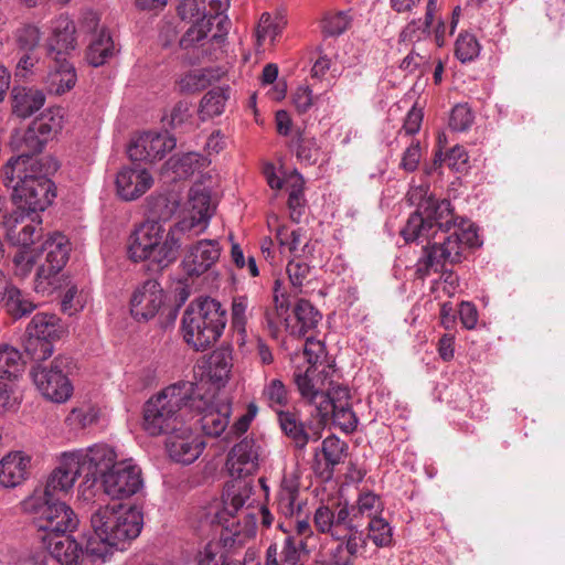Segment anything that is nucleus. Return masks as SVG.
Returning <instances> with one entry per match:
<instances>
[{
    "mask_svg": "<svg viewBox=\"0 0 565 565\" xmlns=\"http://www.w3.org/2000/svg\"><path fill=\"white\" fill-rule=\"evenodd\" d=\"M231 0H182L178 14L192 25L180 39L183 50H196L203 58L217 60L225 53L232 22L225 14Z\"/></svg>",
    "mask_w": 565,
    "mask_h": 565,
    "instance_id": "obj_1",
    "label": "nucleus"
},
{
    "mask_svg": "<svg viewBox=\"0 0 565 565\" xmlns=\"http://www.w3.org/2000/svg\"><path fill=\"white\" fill-rule=\"evenodd\" d=\"M47 170L42 158L26 152L11 157L3 166L2 180L12 190L17 211L39 214L52 204L56 193Z\"/></svg>",
    "mask_w": 565,
    "mask_h": 565,
    "instance_id": "obj_2",
    "label": "nucleus"
},
{
    "mask_svg": "<svg viewBox=\"0 0 565 565\" xmlns=\"http://www.w3.org/2000/svg\"><path fill=\"white\" fill-rule=\"evenodd\" d=\"M90 525L94 533L88 537V553L104 563L114 550H127L140 535L143 514L137 507L104 505L92 514Z\"/></svg>",
    "mask_w": 565,
    "mask_h": 565,
    "instance_id": "obj_3",
    "label": "nucleus"
},
{
    "mask_svg": "<svg viewBox=\"0 0 565 565\" xmlns=\"http://www.w3.org/2000/svg\"><path fill=\"white\" fill-rule=\"evenodd\" d=\"M312 523L319 534L338 542L330 551L333 565H353L361 550L366 547V537L360 524H355L348 501L321 503L313 512Z\"/></svg>",
    "mask_w": 565,
    "mask_h": 565,
    "instance_id": "obj_4",
    "label": "nucleus"
},
{
    "mask_svg": "<svg viewBox=\"0 0 565 565\" xmlns=\"http://www.w3.org/2000/svg\"><path fill=\"white\" fill-rule=\"evenodd\" d=\"M198 384L180 381L151 396L143 405L142 428L150 436L177 433L190 420L191 397Z\"/></svg>",
    "mask_w": 565,
    "mask_h": 565,
    "instance_id": "obj_5",
    "label": "nucleus"
},
{
    "mask_svg": "<svg viewBox=\"0 0 565 565\" xmlns=\"http://www.w3.org/2000/svg\"><path fill=\"white\" fill-rule=\"evenodd\" d=\"M428 185H419L408 192V200L413 204L416 203L417 209L401 231L406 242L433 245L431 241L436 239L437 235L446 236L459 220L449 200L438 199L428 193Z\"/></svg>",
    "mask_w": 565,
    "mask_h": 565,
    "instance_id": "obj_6",
    "label": "nucleus"
},
{
    "mask_svg": "<svg viewBox=\"0 0 565 565\" xmlns=\"http://www.w3.org/2000/svg\"><path fill=\"white\" fill-rule=\"evenodd\" d=\"M182 237L174 226L166 231L159 221L148 220L136 225L127 241L128 258L135 263L150 260L166 268L178 259Z\"/></svg>",
    "mask_w": 565,
    "mask_h": 565,
    "instance_id": "obj_7",
    "label": "nucleus"
},
{
    "mask_svg": "<svg viewBox=\"0 0 565 565\" xmlns=\"http://www.w3.org/2000/svg\"><path fill=\"white\" fill-rule=\"evenodd\" d=\"M448 235L440 242L423 246L422 256L416 263V276L424 279L431 271L439 273L449 265L460 263L466 247L480 246L477 230L462 217L455 222Z\"/></svg>",
    "mask_w": 565,
    "mask_h": 565,
    "instance_id": "obj_8",
    "label": "nucleus"
},
{
    "mask_svg": "<svg viewBox=\"0 0 565 565\" xmlns=\"http://www.w3.org/2000/svg\"><path fill=\"white\" fill-rule=\"evenodd\" d=\"M226 321V310L220 301L211 297L195 299L182 316L183 339L196 351H204L222 335Z\"/></svg>",
    "mask_w": 565,
    "mask_h": 565,
    "instance_id": "obj_9",
    "label": "nucleus"
},
{
    "mask_svg": "<svg viewBox=\"0 0 565 565\" xmlns=\"http://www.w3.org/2000/svg\"><path fill=\"white\" fill-rule=\"evenodd\" d=\"M24 512L32 515L42 543L58 539V535L72 533L78 525L77 515L66 503L46 498L35 491L22 502Z\"/></svg>",
    "mask_w": 565,
    "mask_h": 565,
    "instance_id": "obj_10",
    "label": "nucleus"
},
{
    "mask_svg": "<svg viewBox=\"0 0 565 565\" xmlns=\"http://www.w3.org/2000/svg\"><path fill=\"white\" fill-rule=\"evenodd\" d=\"M68 238L58 232L50 234L42 245V253L45 254V262L39 267L34 290L38 294L51 295L63 287L65 278L62 270L70 256Z\"/></svg>",
    "mask_w": 565,
    "mask_h": 565,
    "instance_id": "obj_11",
    "label": "nucleus"
},
{
    "mask_svg": "<svg viewBox=\"0 0 565 565\" xmlns=\"http://www.w3.org/2000/svg\"><path fill=\"white\" fill-rule=\"evenodd\" d=\"M64 109L51 107L36 117L19 140L12 146L19 153H30L39 157L47 141L52 140L63 128Z\"/></svg>",
    "mask_w": 565,
    "mask_h": 565,
    "instance_id": "obj_12",
    "label": "nucleus"
},
{
    "mask_svg": "<svg viewBox=\"0 0 565 565\" xmlns=\"http://www.w3.org/2000/svg\"><path fill=\"white\" fill-rule=\"evenodd\" d=\"M214 213L211 191L202 185H193L189 191L183 216L173 226L181 237L186 233L198 236L206 231Z\"/></svg>",
    "mask_w": 565,
    "mask_h": 565,
    "instance_id": "obj_13",
    "label": "nucleus"
},
{
    "mask_svg": "<svg viewBox=\"0 0 565 565\" xmlns=\"http://www.w3.org/2000/svg\"><path fill=\"white\" fill-rule=\"evenodd\" d=\"M67 363V358L56 356L50 366L39 364L32 369L33 382L45 398L64 403L71 397L73 385L64 373Z\"/></svg>",
    "mask_w": 565,
    "mask_h": 565,
    "instance_id": "obj_14",
    "label": "nucleus"
},
{
    "mask_svg": "<svg viewBox=\"0 0 565 565\" xmlns=\"http://www.w3.org/2000/svg\"><path fill=\"white\" fill-rule=\"evenodd\" d=\"M104 492L114 500L130 498L143 487L141 469L131 459L117 462L103 475Z\"/></svg>",
    "mask_w": 565,
    "mask_h": 565,
    "instance_id": "obj_15",
    "label": "nucleus"
},
{
    "mask_svg": "<svg viewBox=\"0 0 565 565\" xmlns=\"http://www.w3.org/2000/svg\"><path fill=\"white\" fill-rule=\"evenodd\" d=\"M194 391L190 404V419L198 417L201 430L205 436L218 437L228 426L231 405L214 404L210 398Z\"/></svg>",
    "mask_w": 565,
    "mask_h": 565,
    "instance_id": "obj_16",
    "label": "nucleus"
},
{
    "mask_svg": "<svg viewBox=\"0 0 565 565\" xmlns=\"http://www.w3.org/2000/svg\"><path fill=\"white\" fill-rule=\"evenodd\" d=\"M334 370L332 365H324L322 369L307 366L302 369L297 366L294 371L292 380L302 401L312 405L318 411L326 390L330 388L331 376Z\"/></svg>",
    "mask_w": 565,
    "mask_h": 565,
    "instance_id": "obj_17",
    "label": "nucleus"
},
{
    "mask_svg": "<svg viewBox=\"0 0 565 565\" xmlns=\"http://www.w3.org/2000/svg\"><path fill=\"white\" fill-rule=\"evenodd\" d=\"M177 146L175 138L168 131H145L128 147L129 158L134 161L162 160Z\"/></svg>",
    "mask_w": 565,
    "mask_h": 565,
    "instance_id": "obj_18",
    "label": "nucleus"
},
{
    "mask_svg": "<svg viewBox=\"0 0 565 565\" xmlns=\"http://www.w3.org/2000/svg\"><path fill=\"white\" fill-rule=\"evenodd\" d=\"M164 301L161 285L154 279H148L134 290L129 303L130 315L137 322H147L159 313Z\"/></svg>",
    "mask_w": 565,
    "mask_h": 565,
    "instance_id": "obj_19",
    "label": "nucleus"
},
{
    "mask_svg": "<svg viewBox=\"0 0 565 565\" xmlns=\"http://www.w3.org/2000/svg\"><path fill=\"white\" fill-rule=\"evenodd\" d=\"M262 455V445L254 438L245 437L231 448L226 468L234 478L252 476L259 468Z\"/></svg>",
    "mask_w": 565,
    "mask_h": 565,
    "instance_id": "obj_20",
    "label": "nucleus"
},
{
    "mask_svg": "<svg viewBox=\"0 0 565 565\" xmlns=\"http://www.w3.org/2000/svg\"><path fill=\"white\" fill-rule=\"evenodd\" d=\"M76 457V461L83 471L86 473L87 481L96 480L97 475L103 477L104 473L109 471L117 462V454L115 449L107 444H94L87 448L75 449L71 451Z\"/></svg>",
    "mask_w": 565,
    "mask_h": 565,
    "instance_id": "obj_21",
    "label": "nucleus"
},
{
    "mask_svg": "<svg viewBox=\"0 0 565 565\" xmlns=\"http://www.w3.org/2000/svg\"><path fill=\"white\" fill-rule=\"evenodd\" d=\"M50 555L61 565H95L102 559L89 555L88 540L83 548L70 533L58 535V539L42 543Z\"/></svg>",
    "mask_w": 565,
    "mask_h": 565,
    "instance_id": "obj_22",
    "label": "nucleus"
},
{
    "mask_svg": "<svg viewBox=\"0 0 565 565\" xmlns=\"http://www.w3.org/2000/svg\"><path fill=\"white\" fill-rule=\"evenodd\" d=\"M221 252L217 239H200L188 247L182 260L183 270L190 277H199L217 263Z\"/></svg>",
    "mask_w": 565,
    "mask_h": 565,
    "instance_id": "obj_23",
    "label": "nucleus"
},
{
    "mask_svg": "<svg viewBox=\"0 0 565 565\" xmlns=\"http://www.w3.org/2000/svg\"><path fill=\"white\" fill-rule=\"evenodd\" d=\"M279 529L286 533V536L280 550L276 542L267 547L265 565H299L305 562L310 554L308 543L305 540H298L290 531L284 529L282 524H279Z\"/></svg>",
    "mask_w": 565,
    "mask_h": 565,
    "instance_id": "obj_24",
    "label": "nucleus"
},
{
    "mask_svg": "<svg viewBox=\"0 0 565 565\" xmlns=\"http://www.w3.org/2000/svg\"><path fill=\"white\" fill-rule=\"evenodd\" d=\"M83 473L76 457L71 451H64L58 457V463L50 473L43 497L54 498L58 493H67Z\"/></svg>",
    "mask_w": 565,
    "mask_h": 565,
    "instance_id": "obj_25",
    "label": "nucleus"
},
{
    "mask_svg": "<svg viewBox=\"0 0 565 565\" xmlns=\"http://www.w3.org/2000/svg\"><path fill=\"white\" fill-rule=\"evenodd\" d=\"M169 457L182 465L194 462L205 448V443L192 433L190 426L185 425L177 433L169 434L166 441Z\"/></svg>",
    "mask_w": 565,
    "mask_h": 565,
    "instance_id": "obj_26",
    "label": "nucleus"
},
{
    "mask_svg": "<svg viewBox=\"0 0 565 565\" xmlns=\"http://www.w3.org/2000/svg\"><path fill=\"white\" fill-rule=\"evenodd\" d=\"M41 223L39 214L17 212L4 222L6 237L12 245L29 248L41 237Z\"/></svg>",
    "mask_w": 565,
    "mask_h": 565,
    "instance_id": "obj_27",
    "label": "nucleus"
},
{
    "mask_svg": "<svg viewBox=\"0 0 565 565\" xmlns=\"http://www.w3.org/2000/svg\"><path fill=\"white\" fill-rule=\"evenodd\" d=\"M153 184L151 173L139 166L124 167L116 177V191L124 201H134L143 195Z\"/></svg>",
    "mask_w": 565,
    "mask_h": 565,
    "instance_id": "obj_28",
    "label": "nucleus"
},
{
    "mask_svg": "<svg viewBox=\"0 0 565 565\" xmlns=\"http://www.w3.org/2000/svg\"><path fill=\"white\" fill-rule=\"evenodd\" d=\"M277 415L281 430L297 450L303 451L309 441H318L321 438L320 430L311 426L307 428L296 413L277 411Z\"/></svg>",
    "mask_w": 565,
    "mask_h": 565,
    "instance_id": "obj_29",
    "label": "nucleus"
},
{
    "mask_svg": "<svg viewBox=\"0 0 565 565\" xmlns=\"http://www.w3.org/2000/svg\"><path fill=\"white\" fill-rule=\"evenodd\" d=\"M52 35L49 39V54L57 57L65 56L76 47L75 23L65 14L52 21Z\"/></svg>",
    "mask_w": 565,
    "mask_h": 565,
    "instance_id": "obj_30",
    "label": "nucleus"
},
{
    "mask_svg": "<svg viewBox=\"0 0 565 565\" xmlns=\"http://www.w3.org/2000/svg\"><path fill=\"white\" fill-rule=\"evenodd\" d=\"M31 458L22 451H12L0 460V486L15 488L30 473Z\"/></svg>",
    "mask_w": 565,
    "mask_h": 565,
    "instance_id": "obj_31",
    "label": "nucleus"
},
{
    "mask_svg": "<svg viewBox=\"0 0 565 565\" xmlns=\"http://www.w3.org/2000/svg\"><path fill=\"white\" fill-rule=\"evenodd\" d=\"M53 64L45 78L46 89L51 94L62 95L74 87L76 83V72L65 56H53Z\"/></svg>",
    "mask_w": 565,
    "mask_h": 565,
    "instance_id": "obj_32",
    "label": "nucleus"
},
{
    "mask_svg": "<svg viewBox=\"0 0 565 565\" xmlns=\"http://www.w3.org/2000/svg\"><path fill=\"white\" fill-rule=\"evenodd\" d=\"M118 52L116 44L106 29H100L95 33L86 51L87 62L98 67L107 63Z\"/></svg>",
    "mask_w": 565,
    "mask_h": 565,
    "instance_id": "obj_33",
    "label": "nucleus"
},
{
    "mask_svg": "<svg viewBox=\"0 0 565 565\" xmlns=\"http://www.w3.org/2000/svg\"><path fill=\"white\" fill-rule=\"evenodd\" d=\"M45 103V95L40 89L14 87L12 90V110L20 118H28Z\"/></svg>",
    "mask_w": 565,
    "mask_h": 565,
    "instance_id": "obj_34",
    "label": "nucleus"
},
{
    "mask_svg": "<svg viewBox=\"0 0 565 565\" xmlns=\"http://www.w3.org/2000/svg\"><path fill=\"white\" fill-rule=\"evenodd\" d=\"M289 147L295 151L297 159L308 166L316 164L322 153L316 137L300 129L294 132Z\"/></svg>",
    "mask_w": 565,
    "mask_h": 565,
    "instance_id": "obj_35",
    "label": "nucleus"
},
{
    "mask_svg": "<svg viewBox=\"0 0 565 565\" xmlns=\"http://www.w3.org/2000/svg\"><path fill=\"white\" fill-rule=\"evenodd\" d=\"M1 302H3L6 311L14 319L22 318L36 308L29 295L10 284L7 285Z\"/></svg>",
    "mask_w": 565,
    "mask_h": 565,
    "instance_id": "obj_36",
    "label": "nucleus"
},
{
    "mask_svg": "<svg viewBox=\"0 0 565 565\" xmlns=\"http://www.w3.org/2000/svg\"><path fill=\"white\" fill-rule=\"evenodd\" d=\"M355 515V524L362 526L363 520L379 516L383 511L381 498L372 491H361L354 504H350Z\"/></svg>",
    "mask_w": 565,
    "mask_h": 565,
    "instance_id": "obj_37",
    "label": "nucleus"
},
{
    "mask_svg": "<svg viewBox=\"0 0 565 565\" xmlns=\"http://www.w3.org/2000/svg\"><path fill=\"white\" fill-rule=\"evenodd\" d=\"M299 488L295 481L284 479L277 494V507L285 516H298L301 503L298 501Z\"/></svg>",
    "mask_w": 565,
    "mask_h": 565,
    "instance_id": "obj_38",
    "label": "nucleus"
},
{
    "mask_svg": "<svg viewBox=\"0 0 565 565\" xmlns=\"http://www.w3.org/2000/svg\"><path fill=\"white\" fill-rule=\"evenodd\" d=\"M58 321L54 313H36L28 324L25 334L52 341L58 337Z\"/></svg>",
    "mask_w": 565,
    "mask_h": 565,
    "instance_id": "obj_39",
    "label": "nucleus"
},
{
    "mask_svg": "<svg viewBox=\"0 0 565 565\" xmlns=\"http://www.w3.org/2000/svg\"><path fill=\"white\" fill-rule=\"evenodd\" d=\"M232 369L231 356L226 352H214L207 362L205 376L216 387L224 386Z\"/></svg>",
    "mask_w": 565,
    "mask_h": 565,
    "instance_id": "obj_40",
    "label": "nucleus"
},
{
    "mask_svg": "<svg viewBox=\"0 0 565 565\" xmlns=\"http://www.w3.org/2000/svg\"><path fill=\"white\" fill-rule=\"evenodd\" d=\"M322 422L332 416L334 424H337L343 431L352 433L358 427V417L352 411L351 406H332L330 402L326 403L322 407V413L317 414Z\"/></svg>",
    "mask_w": 565,
    "mask_h": 565,
    "instance_id": "obj_41",
    "label": "nucleus"
},
{
    "mask_svg": "<svg viewBox=\"0 0 565 565\" xmlns=\"http://www.w3.org/2000/svg\"><path fill=\"white\" fill-rule=\"evenodd\" d=\"M287 25V19L281 12L275 14L265 12L262 14L256 30L257 45L262 46L263 41L270 39L275 41Z\"/></svg>",
    "mask_w": 565,
    "mask_h": 565,
    "instance_id": "obj_42",
    "label": "nucleus"
},
{
    "mask_svg": "<svg viewBox=\"0 0 565 565\" xmlns=\"http://www.w3.org/2000/svg\"><path fill=\"white\" fill-rule=\"evenodd\" d=\"M228 87H216L209 90L200 103V115L204 120L206 118H213L220 116L225 108L226 102L230 97Z\"/></svg>",
    "mask_w": 565,
    "mask_h": 565,
    "instance_id": "obj_43",
    "label": "nucleus"
},
{
    "mask_svg": "<svg viewBox=\"0 0 565 565\" xmlns=\"http://www.w3.org/2000/svg\"><path fill=\"white\" fill-rule=\"evenodd\" d=\"M347 449V444L334 435L328 436L323 439L320 450L328 468L327 479L332 476L334 467L343 461Z\"/></svg>",
    "mask_w": 565,
    "mask_h": 565,
    "instance_id": "obj_44",
    "label": "nucleus"
},
{
    "mask_svg": "<svg viewBox=\"0 0 565 565\" xmlns=\"http://www.w3.org/2000/svg\"><path fill=\"white\" fill-rule=\"evenodd\" d=\"M437 2L438 0H428L426 6L425 19L411 21L401 33V38L403 40H420L423 35L429 34V30L434 20V14L437 11Z\"/></svg>",
    "mask_w": 565,
    "mask_h": 565,
    "instance_id": "obj_45",
    "label": "nucleus"
},
{
    "mask_svg": "<svg viewBox=\"0 0 565 565\" xmlns=\"http://www.w3.org/2000/svg\"><path fill=\"white\" fill-rule=\"evenodd\" d=\"M295 316L297 319V332L305 337L306 333L315 329L321 319L319 311L305 299H300L295 307Z\"/></svg>",
    "mask_w": 565,
    "mask_h": 565,
    "instance_id": "obj_46",
    "label": "nucleus"
},
{
    "mask_svg": "<svg viewBox=\"0 0 565 565\" xmlns=\"http://www.w3.org/2000/svg\"><path fill=\"white\" fill-rule=\"evenodd\" d=\"M24 367L22 354L10 345L0 347V376L17 377Z\"/></svg>",
    "mask_w": 565,
    "mask_h": 565,
    "instance_id": "obj_47",
    "label": "nucleus"
},
{
    "mask_svg": "<svg viewBox=\"0 0 565 565\" xmlns=\"http://www.w3.org/2000/svg\"><path fill=\"white\" fill-rule=\"evenodd\" d=\"M292 181L288 194L289 217L292 222L299 223L305 212L303 179L300 174L290 177Z\"/></svg>",
    "mask_w": 565,
    "mask_h": 565,
    "instance_id": "obj_48",
    "label": "nucleus"
},
{
    "mask_svg": "<svg viewBox=\"0 0 565 565\" xmlns=\"http://www.w3.org/2000/svg\"><path fill=\"white\" fill-rule=\"evenodd\" d=\"M351 23L350 11L329 12L321 20V31L324 36H339L351 26Z\"/></svg>",
    "mask_w": 565,
    "mask_h": 565,
    "instance_id": "obj_49",
    "label": "nucleus"
},
{
    "mask_svg": "<svg viewBox=\"0 0 565 565\" xmlns=\"http://www.w3.org/2000/svg\"><path fill=\"white\" fill-rule=\"evenodd\" d=\"M214 78L211 68H199L186 73L179 82L181 92L195 93L205 89Z\"/></svg>",
    "mask_w": 565,
    "mask_h": 565,
    "instance_id": "obj_50",
    "label": "nucleus"
},
{
    "mask_svg": "<svg viewBox=\"0 0 565 565\" xmlns=\"http://www.w3.org/2000/svg\"><path fill=\"white\" fill-rule=\"evenodd\" d=\"M369 537L376 547H387L393 542V529L391 524L383 518L375 516L367 523Z\"/></svg>",
    "mask_w": 565,
    "mask_h": 565,
    "instance_id": "obj_51",
    "label": "nucleus"
},
{
    "mask_svg": "<svg viewBox=\"0 0 565 565\" xmlns=\"http://www.w3.org/2000/svg\"><path fill=\"white\" fill-rule=\"evenodd\" d=\"M481 45L477 38L468 32L460 33L455 43V55L461 63H469L480 54Z\"/></svg>",
    "mask_w": 565,
    "mask_h": 565,
    "instance_id": "obj_52",
    "label": "nucleus"
},
{
    "mask_svg": "<svg viewBox=\"0 0 565 565\" xmlns=\"http://www.w3.org/2000/svg\"><path fill=\"white\" fill-rule=\"evenodd\" d=\"M263 397L267 404L276 411L286 406L289 402L288 390L279 379H273L264 385Z\"/></svg>",
    "mask_w": 565,
    "mask_h": 565,
    "instance_id": "obj_53",
    "label": "nucleus"
},
{
    "mask_svg": "<svg viewBox=\"0 0 565 565\" xmlns=\"http://www.w3.org/2000/svg\"><path fill=\"white\" fill-rule=\"evenodd\" d=\"M24 350L32 360L44 361L53 354L54 348L50 340L26 335Z\"/></svg>",
    "mask_w": 565,
    "mask_h": 565,
    "instance_id": "obj_54",
    "label": "nucleus"
},
{
    "mask_svg": "<svg viewBox=\"0 0 565 565\" xmlns=\"http://www.w3.org/2000/svg\"><path fill=\"white\" fill-rule=\"evenodd\" d=\"M250 497V488L247 484L233 486L231 489H227L224 505L225 510L228 514H234L238 510H241Z\"/></svg>",
    "mask_w": 565,
    "mask_h": 565,
    "instance_id": "obj_55",
    "label": "nucleus"
},
{
    "mask_svg": "<svg viewBox=\"0 0 565 565\" xmlns=\"http://www.w3.org/2000/svg\"><path fill=\"white\" fill-rule=\"evenodd\" d=\"M228 563L223 547L215 542L207 543L196 555L198 565H227Z\"/></svg>",
    "mask_w": 565,
    "mask_h": 565,
    "instance_id": "obj_56",
    "label": "nucleus"
},
{
    "mask_svg": "<svg viewBox=\"0 0 565 565\" xmlns=\"http://www.w3.org/2000/svg\"><path fill=\"white\" fill-rule=\"evenodd\" d=\"M473 122V114L468 104L456 105L449 116V128L454 131H466Z\"/></svg>",
    "mask_w": 565,
    "mask_h": 565,
    "instance_id": "obj_57",
    "label": "nucleus"
},
{
    "mask_svg": "<svg viewBox=\"0 0 565 565\" xmlns=\"http://www.w3.org/2000/svg\"><path fill=\"white\" fill-rule=\"evenodd\" d=\"M324 398L320 402V405L318 406L317 414L322 413V407L326 403L330 402L332 406H348L350 405V393L349 390L344 386H341L339 384H335L334 381L331 379L330 388L326 390V393L323 395Z\"/></svg>",
    "mask_w": 565,
    "mask_h": 565,
    "instance_id": "obj_58",
    "label": "nucleus"
},
{
    "mask_svg": "<svg viewBox=\"0 0 565 565\" xmlns=\"http://www.w3.org/2000/svg\"><path fill=\"white\" fill-rule=\"evenodd\" d=\"M15 39L18 46L26 52H32L40 43V29L32 24H25L17 30Z\"/></svg>",
    "mask_w": 565,
    "mask_h": 565,
    "instance_id": "obj_59",
    "label": "nucleus"
},
{
    "mask_svg": "<svg viewBox=\"0 0 565 565\" xmlns=\"http://www.w3.org/2000/svg\"><path fill=\"white\" fill-rule=\"evenodd\" d=\"M303 355L307 360L308 366H316L317 369H322L324 365H328L322 361V359L326 355L323 343L311 337H308L306 339V343L303 345Z\"/></svg>",
    "mask_w": 565,
    "mask_h": 565,
    "instance_id": "obj_60",
    "label": "nucleus"
},
{
    "mask_svg": "<svg viewBox=\"0 0 565 565\" xmlns=\"http://www.w3.org/2000/svg\"><path fill=\"white\" fill-rule=\"evenodd\" d=\"M302 234V228H296L289 233L288 228L285 225H281L278 226L276 231V238L278 239L281 248H287L290 253H296L299 250Z\"/></svg>",
    "mask_w": 565,
    "mask_h": 565,
    "instance_id": "obj_61",
    "label": "nucleus"
},
{
    "mask_svg": "<svg viewBox=\"0 0 565 565\" xmlns=\"http://www.w3.org/2000/svg\"><path fill=\"white\" fill-rule=\"evenodd\" d=\"M247 308H248V299L246 296H237L233 298L232 301V326L238 332L245 331V326L247 322Z\"/></svg>",
    "mask_w": 565,
    "mask_h": 565,
    "instance_id": "obj_62",
    "label": "nucleus"
},
{
    "mask_svg": "<svg viewBox=\"0 0 565 565\" xmlns=\"http://www.w3.org/2000/svg\"><path fill=\"white\" fill-rule=\"evenodd\" d=\"M97 412L93 407L74 408L66 420L74 428H86L97 420Z\"/></svg>",
    "mask_w": 565,
    "mask_h": 565,
    "instance_id": "obj_63",
    "label": "nucleus"
},
{
    "mask_svg": "<svg viewBox=\"0 0 565 565\" xmlns=\"http://www.w3.org/2000/svg\"><path fill=\"white\" fill-rule=\"evenodd\" d=\"M289 280L295 288H301L310 273V266L303 260L292 259L287 265Z\"/></svg>",
    "mask_w": 565,
    "mask_h": 565,
    "instance_id": "obj_64",
    "label": "nucleus"
}]
</instances>
